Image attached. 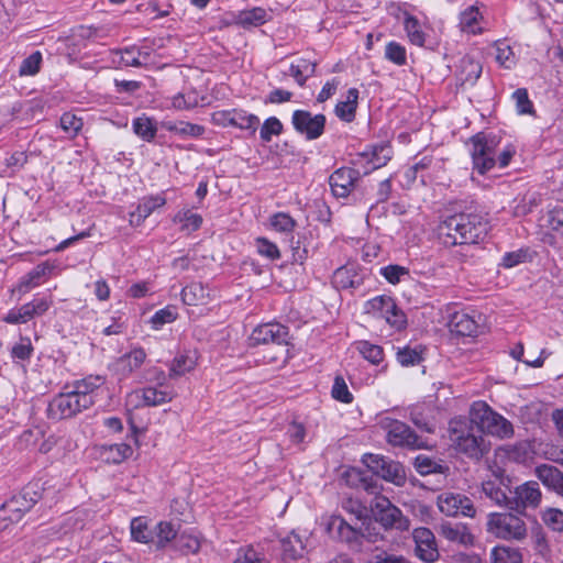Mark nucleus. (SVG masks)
<instances>
[{
    "instance_id": "obj_30",
    "label": "nucleus",
    "mask_w": 563,
    "mask_h": 563,
    "mask_svg": "<svg viewBox=\"0 0 563 563\" xmlns=\"http://www.w3.org/2000/svg\"><path fill=\"white\" fill-rule=\"evenodd\" d=\"M501 482L498 483L493 479L485 481L482 483V492L497 506L509 508L510 497H508L506 492L501 488Z\"/></svg>"
},
{
    "instance_id": "obj_58",
    "label": "nucleus",
    "mask_w": 563,
    "mask_h": 563,
    "mask_svg": "<svg viewBox=\"0 0 563 563\" xmlns=\"http://www.w3.org/2000/svg\"><path fill=\"white\" fill-rule=\"evenodd\" d=\"M233 563H266V560L253 547H246L239 550Z\"/></svg>"
},
{
    "instance_id": "obj_63",
    "label": "nucleus",
    "mask_w": 563,
    "mask_h": 563,
    "mask_svg": "<svg viewBox=\"0 0 563 563\" xmlns=\"http://www.w3.org/2000/svg\"><path fill=\"white\" fill-rule=\"evenodd\" d=\"M342 508L353 515L357 520H361L366 515V508L357 500L352 497H346L342 500Z\"/></svg>"
},
{
    "instance_id": "obj_37",
    "label": "nucleus",
    "mask_w": 563,
    "mask_h": 563,
    "mask_svg": "<svg viewBox=\"0 0 563 563\" xmlns=\"http://www.w3.org/2000/svg\"><path fill=\"white\" fill-rule=\"evenodd\" d=\"M316 70V63L301 58L290 65L289 75L295 78L299 86H303L307 78Z\"/></svg>"
},
{
    "instance_id": "obj_52",
    "label": "nucleus",
    "mask_w": 563,
    "mask_h": 563,
    "mask_svg": "<svg viewBox=\"0 0 563 563\" xmlns=\"http://www.w3.org/2000/svg\"><path fill=\"white\" fill-rule=\"evenodd\" d=\"M415 466L418 473L421 475H428L431 473H442L443 467L441 464L437 463L432 459L424 456V455H418L415 460Z\"/></svg>"
},
{
    "instance_id": "obj_48",
    "label": "nucleus",
    "mask_w": 563,
    "mask_h": 563,
    "mask_svg": "<svg viewBox=\"0 0 563 563\" xmlns=\"http://www.w3.org/2000/svg\"><path fill=\"white\" fill-rule=\"evenodd\" d=\"M59 124L69 137H75L84 125L82 120L70 112H66L60 117Z\"/></svg>"
},
{
    "instance_id": "obj_47",
    "label": "nucleus",
    "mask_w": 563,
    "mask_h": 563,
    "mask_svg": "<svg viewBox=\"0 0 563 563\" xmlns=\"http://www.w3.org/2000/svg\"><path fill=\"white\" fill-rule=\"evenodd\" d=\"M536 453L544 460L563 464V449L553 443H539Z\"/></svg>"
},
{
    "instance_id": "obj_12",
    "label": "nucleus",
    "mask_w": 563,
    "mask_h": 563,
    "mask_svg": "<svg viewBox=\"0 0 563 563\" xmlns=\"http://www.w3.org/2000/svg\"><path fill=\"white\" fill-rule=\"evenodd\" d=\"M412 539L415 541L416 556L426 563H434L439 560L440 553L433 532L424 527L413 530Z\"/></svg>"
},
{
    "instance_id": "obj_9",
    "label": "nucleus",
    "mask_w": 563,
    "mask_h": 563,
    "mask_svg": "<svg viewBox=\"0 0 563 563\" xmlns=\"http://www.w3.org/2000/svg\"><path fill=\"white\" fill-rule=\"evenodd\" d=\"M364 464L377 476L397 486H402L406 482V473L402 465L396 461L389 460L383 455L365 454Z\"/></svg>"
},
{
    "instance_id": "obj_39",
    "label": "nucleus",
    "mask_w": 563,
    "mask_h": 563,
    "mask_svg": "<svg viewBox=\"0 0 563 563\" xmlns=\"http://www.w3.org/2000/svg\"><path fill=\"white\" fill-rule=\"evenodd\" d=\"M366 312L376 318H382L394 309V300L388 296H377L366 302Z\"/></svg>"
},
{
    "instance_id": "obj_13",
    "label": "nucleus",
    "mask_w": 563,
    "mask_h": 563,
    "mask_svg": "<svg viewBox=\"0 0 563 563\" xmlns=\"http://www.w3.org/2000/svg\"><path fill=\"white\" fill-rule=\"evenodd\" d=\"M292 124L296 131L303 134L307 140H314L323 133L325 117L323 114L312 115L305 110H296L292 113Z\"/></svg>"
},
{
    "instance_id": "obj_8",
    "label": "nucleus",
    "mask_w": 563,
    "mask_h": 563,
    "mask_svg": "<svg viewBox=\"0 0 563 563\" xmlns=\"http://www.w3.org/2000/svg\"><path fill=\"white\" fill-rule=\"evenodd\" d=\"M371 508L376 520L379 521L385 528H394L398 530L409 529V519L406 518L401 510L393 505L386 497H374L371 504Z\"/></svg>"
},
{
    "instance_id": "obj_6",
    "label": "nucleus",
    "mask_w": 563,
    "mask_h": 563,
    "mask_svg": "<svg viewBox=\"0 0 563 563\" xmlns=\"http://www.w3.org/2000/svg\"><path fill=\"white\" fill-rule=\"evenodd\" d=\"M486 530L505 541H522L528 534L525 520L512 512H490L487 516Z\"/></svg>"
},
{
    "instance_id": "obj_32",
    "label": "nucleus",
    "mask_w": 563,
    "mask_h": 563,
    "mask_svg": "<svg viewBox=\"0 0 563 563\" xmlns=\"http://www.w3.org/2000/svg\"><path fill=\"white\" fill-rule=\"evenodd\" d=\"M146 353L143 349L137 347L130 353L122 355L117 361V366L122 374H131L134 369L139 368L145 361Z\"/></svg>"
},
{
    "instance_id": "obj_16",
    "label": "nucleus",
    "mask_w": 563,
    "mask_h": 563,
    "mask_svg": "<svg viewBox=\"0 0 563 563\" xmlns=\"http://www.w3.org/2000/svg\"><path fill=\"white\" fill-rule=\"evenodd\" d=\"M166 200L162 196L145 197L137 205L135 211L130 213V224L133 227L141 225L144 220L150 217L156 209L163 207Z\"/></svg>"
},
{
    "instance_id": "obj_49",
    "label": "nucleus",
    "mask_w": 563,
    "mask_h": 563,
    "mask_svg": "<svg viewBox=\"0 0 563 563\" xmlns=\"http://www.w3.org/2000/svg\"><path fill=\"white\" fill-rule=\"evenodd\" d=\"M115 55L120 56V59L118 60L120 65L126 67H140L144 65V62L141 59L142 52L135 46L117 52Z\"/></svg>"
},
{
    "instance_id": "obj_3",
    "label": "nucleus",
    "mask_w": 563,
    "mask_h": 563,
    "mask_svg": "<svg viewBox=\"0 0 563 563\" xmlns=\"http://www.w3.org/2000/svg\"><path fill=\"white\" fill-rule=\"evenodd\" d=\"M449 432L455 450L472 460H482L490 450V442L482 432L475 430L466 418L452 419Z\"/></svg>"
},
{
    "instance_id": "obj_31",
    "label": "nucleus",
    "mask_w": 563,
    "mask_h": 563,
    "mask_svg": "<svg viewBox=\"0 0 563 563\" xmlns=\"http://www.w3.org/2000/svg\"><path fill=\"white\" fill-rule=\"evenodd\" d=\"M492 408L484 401H475L470 408L467 422L472 427L483 433V429L492 412Z\"/></svg>"
},
{
    "instance_id": "obj_44",
    "label": "nucleus",
    "mask_w": 563,
    "mask_h": 563,
    "mask_svg": "<svg viewBox=\"0 0 563 563\" xmlns=\"http://www.w3.org/2000/svg\"><path fill=\"white\" fill-rule=\"evenodd\" d=\"M233 126L242 130H251L255 132L260 123L258 118L255 114L246 113L244 110H232Z\"/></svg>"
},
{
    "instance_id": "obj_50",
    "label": "nucleus",
    "mask_w": 563,
    "mask_h": 563,
    "mask_svg": "<svg viewBox=\"0 0 563 563\" xmlns=\"http://www.w3.org/2000/svg\"><path fill=\"white\" fill-rule=\"evenodd\" d=\"M272 228L282 233H290L296 227L295 220L287 213L279 212L271 218Z\"/></svg>"
},
{
    "instance_id": "obj_55",
    "label": "nucleus",
    "mask_w": 563,
    "mask_h": 563,
    "mask_svg": "<svg viewBox=\"0 0 563 563\" xmlns=\"http://www.w3.org/2000/svg\"><path fill=\"white\" fill-rule=\"evenodd\" d=\"M385 56L399 66L405 65L407 62L406 48L396 42H389L387 44Z\"/></svg>"
},
{
    "instance_id": "obj_14",
    "label": "nucleus",
    "mask_w": 563,
    "mask_h": 563,
    "mask_svg": "<svg viewBox=\"0 0 563 563\" xmlns=\"http://www.w3.org/2000/svg\"><path fill=\"white\" fill-rule=\"evenodd\" d=\"M360 172L349 167L335 170L329 178L331 190L335 197L345 198L354 189Z\"/></svg>"
},
{
    "instance_id": "obj_17",
    "label": "nucleus",
    "mask_w": 563,
    "mask_h": 563,
    "mask_svg": "<svg viewBox=\"0 0 563 563\" xmlns=\"http://www.w3.org/2000/svg\"><path fill=\"white\" fill-rule=\"evenodd\" d=\"M487 433L499 439H508L514 435V427L509 420L492 410L488 420L483 429Z\"/></svg>"
},
{
    "instance_id": "obj_11",
    "label": "nucleus",
    "mask_w": 563,
    "mask_h": 563,
    "mask_svg": "<svg viewBox=\"0 0 563 563\" xmlns=\"http://www.w3.org/2000/svg\"><path fill=\"white\" fill-rule=\"evenodd\" d=\"M511 494L509 509H515L519 512L528 508H538L542 500L541 489L538 482L534 481H528L516 486Z\"/></svg>"
},
{
    "instance_id": "obj_43",
    "label": "nucleus",
    "mask_w": 563,
    "mask_h": 563,
    "mask_svg": "<svg viewBox=\"0 0 563 563\" xmlns=\"http://www.w3.org/2000/svg\"><path fill=\"white\" fill-rule=\"evenodd\" d=\"M175 548L185 554L197 553L200 549V540L197 536L184 531L178 533Z\"/></svg>"
},
{
    "instance_id": "obj_41",
    "label": "nucleus",
    "mask_w": 563,
    "mask_h": 563,
    "mask_svg": "<svg viewBox=\"0 0 563 563\" xmlns=\"http://www.w3.org/2000/svg\"><path fill=\"white\" fill-rule=\"evenodd\" d=\"M404 25L409 41L417 46H423L426 37L418 19L407 15Z\"/></svg>"
},
{
    "instance_id": "obj_18",
    "label": "nucleus",
    "mask_w": 563,
    "mask_h": 563,
    "mask_svg": "<svg viewBox=\"0 0 563 563\" xmlns=\"http://www.w3.org/2000/svg\"><path fill=\"white\" fill-rule=\"evenodd\" d=\"M449 327L457 335L471 336L477 333L478 323L471 314L464 311H456L452 313Z\"/></svg>"
},
{
    "instance_id": "obj_26",
    "label": "nucleus",
    "mask_w": 563,
    "mask_h": 563,
    "mask_svg": "<svg viewBox=\"0 0 563 563\" xmlns=\"http://www.w3.org/2000/svg\"><path fill=\"white\" fill-rule=\"evenodd\" d=\"M306 545L301 538L295 533H289L282 540V555L285 561H294L302 558Z\"/></svg>"
},
{
    "instance_id": "obj_60",
    "label": "nucleus",
    "mask_w": 563,
    "mask_h": 563,
    "mask_svg": "<svg viewBox=\"0 0 563 563\" xmlns=\"http://www.w3.org/2000/svg\"><path fill=\"white\" fill-rule=\"evenodd\" d=\"M256 247L257 252L269 258L271 261L278 260L280 257V252L277 247V245L271 241H268L265 238H257L256 239Z\"/></svg>"
},
{
    "instance_id": "obj_5",
    "label": "nucleus",
    "mask_w": 563,
    "mask_h": 563,
    "mask_svg": "<svg viewBox=\"0 0 563 563\" xmlns=\"http://www.w3.org/2000/svg\"><path fill=\"white\" fill-rule=\"evenodd\" d=\"M472 157L474 163V168L479 174H485L489 169H492L496 163L498 162L500 167H506L510 163L515 150L510 146L503 150L496 158V148L498 145V141L496 137H488L482 133L476 134L472 137Z\"/></svg>"
},
{
    "instance_id": "obj_53",
    "label": "nucleus",
    "mask_w": 563,
    "mask_h": 563,
    "mask_svg": "<svg viewBox=\"0 0 563 563\" xmlns=\"http://www.w3.org/2000/svg\"><path fill=\"white\" fill-rule=\"evenodd\" d=\"M42 62V55L40 52H34L29 57L23 59L19 74L20 76H33L38 73Z\"/></svg>"
},
{
    "instance_id": "obj_62",
    "label": "nucleus",
    "mask_w": 563,
    "mask_h": 563,
    "mask_svg": "<svg viewBox=\"0 0 563 563\" xmlns=\"http://www.w3.org/2000/svg\"><path fill=\"white\" fill-rule=\"evenodd\" d=\"M380 274L390 283L398 284L400 282V277L404 275H408L409 271L399 265H388L380 268Z\"/></svg>"
},
{
    "instance_id": "obj_33",
    "label": "nucleus",
    "mask_w": 563,
    "mask_h": 563,
    "mask_svg": "<svg viewBox=\"0 0 563 563\" xmlns=\"http://www.w3.org/2000/svg\"><path fill=\"white\" fill-rule=\"evenodd\" d=\"M178 531L173 523L161 521L153 530L154 541H151V543H154L158 549H163L173 540L176 541Z\"/></svg>"
},
{
    "instance_id": "obj_23",
    "label": "nucleus",
    "mask_w": 563,
    "mask_h": 563,
    "mask_svg": "<svg viewBox=\"0 0 563 563\" xmlns=\"http://www.w3.org/2000/svg\"><path fill=\"white\" fill-rule=\"evenodd\" d=\"M130 397L136 399L141 398L143 406L154 407L169 402L174 398V395L170 391L158 390L154 387H145L135 390L130 395Z\"/></svg>"
},
{
    "instance_id": "obj_45",
    "label": "nucleus",
    "mask_w": 563,
    "mask_h": 563,
    "mask_svg": "<svg viewBox=\"0 0 563 563\" xmlns=\"http://www.w3.org/2000/svg\"><path fill=\"white\" fill-rule=\"evenodd\" d=\"M131 536L137 542L151 543L154 541L153 531L148 529L143 518H134L131 521Z\"/></svg>"
},
{
    "instance_id": "obj_42",
    "label": "nucleus",
    "mask_w": 563,
    "mask_h": 563,
    "mask_svg": "<svg viewBox=\"0 0 563 563\" xmlns=\"http://www.w3.org/2000/svg\"><path fill=\"white\" fill-rule=\"evenodd\" d=\"M165 128L179 135H188L192 137H199L205 133V128L199 124H194L190 122L179 121L175 123H166Z\"/></svg>"
},
{
    "instance_id": "obj_7",
    "label": "nucleus",
    "mask_w": 563,
    "mask_h": 563,
    "mask_svg": "<svg viewBox=\"0 0 563 563\" xmlns=\"http://www.w3.org/2000/svg\"><path fill=\"white\" fill-rule=\"evenodd\" d=\"M378 426L386 432L388 443L397 446L420 449L423 442L404 422L390 417H380Z\"/></svg>"
},
{
    "instance_id": "obj_56",
    "label": "nucleus",
    "mask_w": 563,
    "mask_h": 563,
    "mask_svg": "<svg viewBox=\"0 0 563 563\" xmlns=\"http://www.w3.org/2000/svg\"><path fill=\"white\" fill-rule=\"evenodd\" d=\"M332 397L341 402L350 404L353 400L352 394L349 391L347 385L343 377L336 376L332 387Z\"/></svg>"
},
{
    "instance_id": "obj_19",
    "label": "nucleus",
    "mask_w": 563,
    "mask_h": 563,
    "mask_svg": "<svg viewBox=\"0 0 563 563\" xmlns=\"http://www.w3.org/2000/svg\"><path fill=\"white\" fill-rule=\"evenodd\" d=\"M482 74V65L471 56L461 58L456 78L461 85H474Z\"/></svg>"
},
{
    "instance_id": "obj_57",
    "label": "nucleus",
    "mask_w": 563,
    "mask_h": 563,
    "mask_svg": "<svg viewBox=\"0 0 563 563\" xmlns=\"http://www.w3.org/2000/svg\"><path fill=\"white\" fill-rule=\"evenodd\" d=\"M543 522L553 531L563 530V511L556 508H549L542 514Z\"/></svg>"
},
{
    "instance_id": "obj_28",
    "label": "nucleus",
    "mask_w": 563,
    "mask_h": 563,
    "mask_svg": "<svg viewBox=\"0 0 563 563\" xmlns=\"http://www.w3.org/2000/svg\"><path fill=\"white\" fill-rule=\"evenodd\" d=\"M196 366L197 356L195 353H181L172 361L168 375L170 378H176L194 371Z\"/></svg>"
},
{
    "instance_id": "obj_20",
    "label": "nucleus",
    "mask_w": 563,
    "mask_h": 563,
    "mask_svg": "<svg viewBox=\"0 0 563 563\" xmlns=\"http://www.w3.org/2000/svg\"><path fill=\"white\" fill-rule=\"evenodd\" d=\"M362 282L361 275L354 265H344L334 271L332 285L338 289L354 288Z\"/></svg>"
},
{
    "instance_id": "obj_40",
    "label": "nucleus",
    "mask_w": 563,
    "mask_h": 563,
    "mask_svg": "<svg viewBox=\"0 0 563 563\" xmlns=\"http://www.w3.org/2000/svg\"><path fill=\"white\" fill-rule=\"evenodd\" d=\"M174 221L181 223V230L186 232L196 231L202 224L201 216L188 209L179 211L175 216Z\"/></svg>"
},
{
    "instance_id": "obj_27",
    "label": "nucleus",
    "mask_w": 563,
    "mask_h": 563,
    "mask_svg": "<svg viewBox=\"0 0 563 563\" xmlns=\"http://www.w3.org/2000/svg\"><path fill=\"white\" fill-rule=\"evenodd\" d=\"M358 101V90L356 88L349 89L346 98L338 102L335 106V114L345 122H352L355 119V112Z\"/></svg>"
},
{
    "instance_id": "obj_51",
    "label": "nucleus",
    "mask_w": 563,
    "mask_h": 563,
    "mask_svg": "<svg viewBox=\"0 0 563 563\" xmlns=\"http://www.w3.org/2000/svg\"><path fill=\"white\" fill-rule=\"evenodd\" d=\"M134 132L145 141H151L156 133V128L151 119L137 118L133 122Z\"/></svg>"
},
{
    "instance_id": "obj_29",
    "label": "nucleus",
    "mask_w": 563,
    "mask_h": 563,
    "mask_svg": "<svg viewBox=\"0 0 563 563\" xmlns=\"http://www.w3.org/2000/svg\"><path fill=\"white\" fill-rule=\"evenodd\" d=\"M267 21L265 9L256 7L250 10H243L235 16V23L244 29L260 26Z\"/></svg>"
},
{
    "instance_id": "obj_25",
    "label": "nucleus",
    "mask_w": 563,
    "mask_h": 563,
    "mask_svg": "<svg viewBox=\"0 0 563 563\" xmlns=\"http://www.w3.org/2000/svg\"><path fill=\"white\" fill-rule=\"evenodd\" d=\"M439 533L450 542L459 544H472L474 537L467 531L463 525H453L451 522H443L440 526Z\"/></svg>"
},
{
    "instance_id": "obj_22",
    "label": "nucleus",
    "mask_w": 563,
    "mask_h": 563,
    "mask_svg": "<svg viewBox=\"0 0 563 563\" xmlns=\"http://www.w3.org/2000/svg\"><path fill=\"white\" fill-rule=\"evenodd\" d=\"M329 531L335 530L339 538L346 543L353 544L360 541L361 532L352 525L347 523L341 516L333 515L328 522Z\"/></svg>"
},
{
    "instance_id": "obj_4",
    "label": "nucleus",
    "mask_w": 563,
    "mask_h": 563,
    "mask_svg": "<svg viewBox=\"0 0 563 563\" xmlns=\"http://www.w3.org/2000/svg\"><path fill=\"white\" fill-rule=\"evenodd\" d=\"M251 345H272L273 353L265 355L268 363L285 364L289 356L288 329L277 322L256 327L251 336Z\"/></svg>"
},
{
    "instance_id": "obj_54",
    "label": "nucleus",
    "mask_w": 563,
    "mask_h": 563,
    "mask_svg": "<svg viewBox=\"0 0 563 563\" xmlns=\"http://www.w3.org/2000/svg\"><path fill=\"white\" fill-rule=\"evenodd\" d=\"M282 131V122L277 118L271 117L265 120L261 128V139L265 142H269L274 135H279Z\"/></svg>"
},
{
    "instance_id": "obj_46",
    "label": "nucleus",
    "mask_w": 563,
    "mask_h": 563,
    "mask_svg": "<svg viewBox=\"0 0 563 563\" xmlns=\"http://www.w3.org/2000/svg\"><path fill=\"white\" fill-rule=\"evenodd\" d=\"M357 350L372 364H379L384 358L383 349L379 345L373 344L368 341H361L357 343Z\"/></svg>"
},
{
    "instance_id": "obj_34",
    "label": "nucleus",
    "mask_w": 563,
    "mask_h": 563,
    "mask_svg": "<svg viewBox=\"0 0 563 563\" xmlns=\"http://www.w3.org/2000/svg\"><path fill=\"white\" fill-rule=\"evenodd\" d=\"M133 453L131 445L126 443H118L111 445H103L101 454L108 463L119 464L129 459Z\"/></svg>"
},
{
    "instance_id": "obj_61",
    "label": "nucleus",
    "mask_w": 563,
    "mask_h": 563,
    "mask_svg": "<svg viewBox=\"0 0 563 563\" xmlns=\"http://www.w3.org/2000/svg\"><path fill=\"white\" fill-rule=\"evenodd\" d=\"M516 101L517 111L520 114L532 113V103L529 100L528 92L525 88H519L512 93Z\"/></svg>"
},
{
    "instance_id": "obj_15",
    "label": "nucleus",
    "mask_w": 563,
    "mask_h": 563,
    "mask_svg": "<svg viewBox=\"0 0 563 563\" xmlns=\"http://www.w3.org/2000/svg\"><path fill=\"white\" fill-rule=\"evenodd\" d=\"M537 478L550 490L563 497V472L550 464H541L534 468Z\"/></svg>"
},
{
    "instance_id": "obj_35",
    "label": "nucleus",
    "mask_w": 563,
    "mask_h": 563,
    "mask_svg": "<svg viewBox=\"0 0 563 563\" xmlns=\"http://www.w3.org/2000/svg\"><path fill=\"white\" fill-rule=\"evenodd\" d=\"M482 19L478 8L472 5L461 13L460 26L463 32L476 34L482 32L479 20Z\"/></svg>"
},
{
    "instance_id": "obj_64",
    "label": "nucleus",
    "mask_w": 563,
    "mask_h": 563,
    "mask_svg": "<svg viewBox=\"0 0 563 563\" xmlns=\"http://www.w3.org/2000/svg\"><path fill=\"white\" fill-rule=\"evenodd\" d=\"M514 53L509 45L500 43L496 46V60L507 68L512 64Z\"/></svg>"
},
{
    "instance_id": "obj_2",
    "label": "nucleus",
    "mask_w": 563,
    "mask_h": 563,
    "mask_svg": "<svg viewBox=\"0 0 563 563\" xmlns=\"http://www.w3.org/2000/svg\"><path fill=\"white\" fill-rule=\"evenodd\" d=\"M488 230V220L483 212H461L446 218L438 228L439 239L445 246L474 244Z\"/></svg>"
},
{
    "instance_id": "obj_59",
    "label": "nucleus",
    "mask_w": 563,
    "mask_h": 563,
    "mask_svg": "<svg viewBox=\"0 0 563 563\" xmlns=\"http://www.w3.org/2000/svg\"><path fill=\"white\" fill-rule=\"evenodd\" d=\"M176 318L177 312L175 308L166 307L154 313V316L151 318V323L155 329H159L162 325L175 321Z\"/></svg>"
},
{
    "instance_id": "obj_24",
    "label": "nucleus",
    "mask_w": 563,
    "mask_h": 563,
    "mask_svg": "<svg viewBox=\"0 0 563 563\" xmlns=\"http://www.w3.org/2000/svg\"><path fill=\"white\" fill-rule=\"evenodd\" d=\"M51 272V266L47 263L38 264L31 272H29L25 276L21 278L16 287L12 290V292H19L24 295L29 292L34 287L41 284V278L44 277L47 273Z\"/></svg>"
},
{
    "instance_id": "obj_1",
    "label": "nucleus",
    "mask_w": 563,
    "mask_h": 563,
    "mask_svg": "<svg viewBox=\"0 0 563 563\" xmlns=\"http://www.w3.org/2000/svg\"><path fill=\"white\" fill-rule=\"evenodd\" d=\"M103 384L100 376H89L65 386L48 404L47 416L52 420L69 419L95 404L93 391Z\"/></svg>"
},
{
    "instance_id": "obj_10",
    "label": "nucleus",
    "mask_w": 563,
    "mask_h": 563,
    "mask_svg": "<svg viewBox=\"0 0 563 563\" xmlns=\"http://www.w3.org/2000/svg\"><path fill=\"white\" fill-rule=\"evenodd\" d=\"M437 505L439 510L449 517L464 516L474 518L476 509L473 501L465 495L445 492L438 496Z\"/></svg>"
},
{
    "instance_id": "obj_38",
    "label": "nucleus",
    "mask_w": 563,
    "mask_h": 563,
    "mask_svg": "<svg viewBox=\"0 0 563 563\" xmlns=\"http://www.w3.org/2000/svg\"><path fill=\"white\" fill-rule=\"evenodd\" d=\"M490 558L493 563H522L521 552L507 545L495 547Z\"/></svg>"
},
{
    "instance_id": "obj_21",
    "label": "nucleus",
    "mask_w": 563,
    "mask_h": 563,
    "mask_svg": "<svg viewBox=\"0 0 563 563\" xmlns=\"http://www.w3.org/2000/svg\"><path fill=\"white\" fill-rule=\"evenodd\" d=\"M211 299L210 290L201 283H191L183 288L181 300L188 306H203Z\"/></svg>"
},
{
    "instance_id": "obj_36",
    "label": "nucleus",
    "mask_w": 563,
    "mask_h": 563,
    "mask_svg": "<svg viewBox=\"0 0 563 563\" xmlns=\"http://www.w3.org/2000/svg\"><path fill=\"white\" fill-rule=\"evenodd\" d=\"M203 100L205 98L200 97L195 89H189L175 95L172 98V104L178 110H189L198 107Z\"/></svg>"
}]
</instances>
